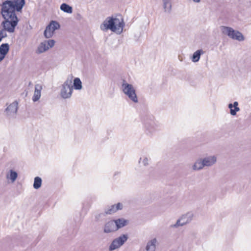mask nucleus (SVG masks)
<instances>
[{
    "label": "nucleus",
    "mask_w": 251,
    "mask_h": 251,
    "mask_svg": "<svg viewBox=\"0 0 251 251\" xmlns=\"http://www.w3.org/2000/svg\"><path fill=\"white\" fill-rule=\"evenodd\" d=\"M117 231L116 225L114 220L107 222L103 226V232L105 233H110Z\"/></svg>",
    "instance_id": "11"
},
{
    "label": "nucleus",
    "mask_w": 251,
    "mask_h": 251,
    "mask_svg": "<svg viewBox=\"0 0 251 251\" xmlns=\"http://www.w3.org/2000/svg\"><path fill=\"white\" fill-rule=\"evenodd\" d=\"M123 208V205L121 203H118L117 204H114L108 207L105 210L106 214H112L115 213L118 210H121Z\"/></svg>",
    "instance_id": "15"
},
{
    "label": "nucleus",
    "mask_w": 251,
    "mask_h": 251,
    "mask_svg": "<svg viewBox=\"0 0 251 251\" xmlns=\"http://www.w3.org/2000/svg\"><path fill=\"white\" fill-rule=\"evenodd\" d=\"M18 108V102L14 101L7 106L5 109V116L9 119L14 118L16 117Z\"/></svg>",
    "instance_id": "8"
},
{
    "label": "nucleus",
    "mask_w": 251,
    "mask_h": 251,
    "mask_svg": "<svg viewBox=\"0 0 251 251\" xmlns=\"http://www.w3.org/2000/svg\"><path fill=\"white\" fill-rule=\"evenodd\" d=\"M185 226L184 223L182 222L181 220L179 218L176 221V223L170 226L172 228H178L180 226Z\"/></svg>",
    "instance_id": "28"
},
{
    "label": "nucleus",
    "mask_w": 251,
    "mask_h": 251,
    "mask_svg": "<svg viewBox=\"0 0 251 251\" xmlns=\"http://www.w3.org/2000/svg\"><path fill=\"white\" fill-rule=\"evenodd\" d=\"M73 91L72 78H68L61 85L60 95L64 99H69L72 95Z\"/></svg>",
    "instance_id": "5"
},
{
    "label": "nucleus",
    "mask_w": 251,
    "mask_h": 251,
    "mask_svg": "<svg viewBox=\"0 0 251 251\" xmlns=\"http://www.w3.org/2000/svg\"><path fill=\"white\" fill-rule=\"evenodd\" d=\"M182 222L184 223L185 225L189 224L191 222L193 218V214L192 212H188L186 214L182 215L180 217Z\"/></svg>",
    "instance_id": "20"
},
{
    "label": "nucleus",
    "mask_w": 251,
    "mask_h": 251,
    "mask_svg": "<svg viewBox=\"0 0 251 251\" xmlns=\"http://www.w3.org/2000/svg\"><path fill=\"white\" fill-rule=\"evenodd\" d=\"M42 89V87L40 84H36L35 86V91L34 95L32 98L33 101H37L41 97V92Z\"/></svg>",
    "instance_id": "18"
},
{
    "label": "nucleus",
    "mask_w": 251,
    "mask_h": 251,
    "mask_svg": "<svg viewBox=\"0 0 251 251\" xmlns=\"http://www.w3.org/2000/svg\"><path fill=\"white\" fill-rule=\"evenodd\" d=\"M60 27L59 23L54 21H51L50 24L46 27L44 31V36L47 38H50L52 36L54 31Z\"/></svg>",
    "instance_id": "9"
},
{
    "label": "nucleus",
    "mask_w": 251,
    "mask_h": 251,
    "mask_svg": "<svg viewBox=\"0 0 251 251\" xmlns=\"http://www.w3.org/2000/svg\"><path fill=\"white\" fill-rule=\"evenodd\" d=\"M3 59V56H0V62Z\"/></svg>",
    "instance_id": "32"
},
{
    "label": "nucleus",
    "mask_w": 251,
    "mask_h": 251,
    "mask_svg": "<svg viewBox=\"0 0 251 251\" xmlns=\"http://www.w3.org/2000/svg\"><path fill=\"white\" fill-rule=\"evenodd\" d=\"M124 26L125 23L122 18L108 17L101 24L100 28L102 31H107L109 29L120 34L123 32Z\"/></svg>",
    "instance_id": "2"
},
{
    "label": "nucleus",
    "mask_w": 251,
    "mask_h": 251,
    "mask_svg": "<svg viewBox=\"0 0 251 251\" xmlns=\"http://www.w3.org/2000/svg\"><path fill=\"white\" fill-rule=\"evenodd\" d=\"M163 4L165 12L169 13L172 8L171 0H163Z\"/></svg>",
    "instance_id": "25"
},
{
    "label": "nucleus",
    "mask_w": 251,
    "mask_h": 251,
    "mask_svg": "<svg viewBox=\"0 0 251 251\" xmlns=\"http://www.w3.org/2000/svg\"><path fill=\"white\" fill-rule=\"evenodd\" d=\"M128 236L126 234H122L114 239L109 247V251H113L120 248L127 240Z\"/></svg>",
    "instance_id": "6"
},
{
    "label": "nucleus",
    "mask_w": 251,
    "mask_h": 251,
    "mask_svg": "<svg viewBox=\"0 0 251 251\" xmlns=\"http://www.w3.org/2000/svg\"><path fill=\"white\" fill-rule=\"evenodd\" d=\"M42 179L39 176H36L34 178L33 187L35 189H38L41 186L42 184Z\"/></svg>",
    "instance_id": "27"
},
{
    "label": "nucleus",
    "mask_w": 251,
    "mask_h": 251,
    "mask_svg": "<svg viewBox=\"0 0 251 251\" xmlns=\"http://www.w3.org/2000/svg\"><path fill=\"white\" fill-rule=\"evenodd\" d=\"M121 88L124 94L126 95L130 100L134 103L138 102V98L136 93L135 89L132 84H129L125 80H124Z\"/></svg>",
    "instance_id": "3"
},
{
    "label": "nucleus",
    "mask_w": 251,
    "mask_h": 251,
    "mask_svg": "<svg viewBox=\"0 0 251 251\" xmlns=\"http://www.w3.org/2000/svg\"><path fill=\"white\" fill-rule=\"evenodd\" d=\"M150 159L146 156L141 157L139 161V163L144 166H147L149 164Z\"/></svg>",
    "instance_id": "29"
},
{
    "label": "nucleus",
    "mask_w": 251,
    "mask_h": 251,
    "mask_svg": "<svg viewBox=\"0 0 251 251\" xmlns=\"http://www.w3.org/2000/svg\"><path fill=\"white\" fill-rule=\"evenodd\" d=\"M147 134L152 135L157 130L158 126L154 122L147 123L145 125Z\"/></svg>",
    "instance_id": "13"
},
{
    "label": "nucleus",
    "mask_w": 251,
    "mask_h": 251,
    "mask_svg": "<svg viewBox=\"0 0 251 251\" xmlns=\"http://www.w3.org/2000/svg\"><path fill=\"white\" fill-rule=\"evenodd\" d=\"M192 1L195 3H200L201 1V0H192Z\"/></svg>",
    "instance_id": "31"
},
{
    "label": "nucleus",
    "mask_w": 251,
    "mask_h": 251,
    "mask_svg": "<svg viewBox=\"0 0 251 251\" xmlns=\"http://www.w3.org/2000/svg\"><path fill=\"white\" fill-rule=\"evenodd\" d=\"M18 177V174L15 171L11 169L6 175V178L9 183H13Z\"/></svg>",
    "instance_id": "16"
},
{
    "label": "nucleus",
    "mask_w": 251,
    "mask_h": 251,
    "mask_svg": "<svg viewBox=\"0 0 251 251\" xmlns=\"http://www.w3.org/2000/svg\"><path fill=\"white\" fill-rule=\"evenodd\" d=\"M114 221L116 225L117 230H118L119 229L121 228H122L126 226L129 223L128 220L125 219L124 218H119L117 220H114Z\"/></svg>",
    "instance_id": "17"
},
{
    "label": "nucleus",
    "mask_w": 251,
    "mask_h": 251,
    "mask_svg": "<svg viewBox=\"0 0 251 251\" xmlns=\"http://www.w3.org/2000/svg\"><path fill=\"white\" fill-rule=\"evenodd\" d=\"M204 168L202 158L197 159L192 166V169L194 171H198L203 169Z\"/></svg>",
    "instance_id": "19"
},
{
    "label": "nucleus",
    "mask_w": 251,
    "mask_h": 251,
    "mask_svg": "<svg viewBox=\"0 0 251 251\" xmlns=\"http://www.w3.org/2000/svg\"><path fill=\"white\" fill-rule=\"evenodd\" d=\"M2 38H3L2 37V36L0 35V42L1 41Z\"/></svg>",
    "instance_id": "33"
},
{
    "label": "nucleus",
    "mask_w": 251,
    "mask_h": 251,
    "mask_svg": "<svg viewBox=\"0 0 251 251\" xmlns=\"http://www.w3.org/2000/svg\"><path fill=\"white\" fill-rule=\"evenodd\" d=\"M60 8L63 12L69 14H71L73 12L72 7L65 3H62L60 6Z\"/></svg>",
    "instance_id": "24"
},
{
    "label": "nucleus",
    "mask_w": 251,
    "mask_h": 251,
    "mask_svg": "<svg viewBox=\"0 0 251 251\" xmlns=\"http://www.w3.org/2000/svg\"><path fill=\"white\" fill-rule=\"evenodd\" d=\"M220 29L223 34L228 36L229 38L238 41H243L245 40L243 35L239 31L235 30L231 27L221 26Z\"/></svg>",
    "instance_id": "4"
},
{
    "label": "nucleus",
    "mask_w": 251,
    "mask_h": 251,
    "mask_svg": "<svg viewBox=\"0 0 251 251\" xmlns=\"http://www.w3.org/2000/svg\"><path fill=\"white\" fill-rule=\"evenodd\" d=\"M204 167H211L217 161V157L215 155H210L202 158Z\"/></svg>",
    "instance_id": "12"
},
{
    "label": "nucleus",
    "mask_w": 251,
    "mask_h": 251,
    "mask_svg": "<svg viewBox=\"0 0 251 251\" xmlns=\"http://www.w3.org/2000/svg\"><path fill=\"white\" fill-rule=\"evenodd\" d=\"M25 0H14L13 1L10 0H7L2 3V8H4L5 5V4H6L7 8L10 10L9 7L7 5L10 6V7L13 8L14 13H15V10H16L17 11H20L25 5Z\"/></svg>",
    "instance_id": "7"
},
{
    "label": "nucleus",
    "mask_w": 251,
    "mask_h": 251,
    "mask_svg": "<svg viewBox=\"0 0 251 251\" xmlns=\"http://www.w3.org/2000/svg\"><path fill=\"white\" fill-rule=\"evenodd\" d=\"M55 44L53 40H46L40 43L37 49V52L39 53H43L50 49L52 48Z\"/></svg>",
    "instance_id": "10"
},
{
    "label": "nucleus",
    "mask_w": 251,
    "mask_h": 251,
    "mask_svg": "<svg viewBox=\"0 0 251 251\" xmlns=\"http://www.w3.org/2000/svg\"><path fill=\"white\" fill-rule=\"evenodd\" d=\"M73 86L75 90H80L82 89V82L79 78L76 77L74 79Z\"/></svg>",
    "instance_id": "26"
},
{
    "label": "nucleus",
    "mask_w": 251,
    "mask_h": 251,
    "mask_svg": "<svg viewBox=\"0 0 251 251\" xmlns=\"http://www.w3.org/2000/svg\"><path fill=\"white\" fill-rule=\"evenodd\" d=\"M4 8H1V14L5 19L2 23L4 29L9 32L12 33L14 31L15 26L17 25L18 20L15 13H14V9L10 7V10L7 8L6 4Z\"/></svg>",
    "instance_id": "1"
},
{
    "label": "nucleus",
    "mask_w": 251,
    "mask_h": 251,
    "mask_svg": "<svg viewBox=\"0 0 251 251\" xmlns=\"http://www.w3.org/2000/svg\"><path fill=\"white\" fill-rule=\"evenodd\" d=\"M157 244V240L155 238L148 241L143 251H155Z\"/></svg>",
    "instance_id": "14"
},
{
    "label": "nucleus",
    "mask_w": 251,
    "mask_h": 251,
    "mask_svg": "<svg viewBox=\"0 0 251 251\" xmlns=\"http://www.w3.org/2000/svg\"><path fill=\"white\" fill-rule=\"evenodd\" d=\"M9 49L8 44H2L0 47V56H3L4 58L5 55L7 53Z\"/></svg>",
    "instance_id": "23"
},
{
    "label": "nucleus",
    "mask_w": 251,
    "mask_h": 251,
    "mask_svg": "<svg viewBox=\"0 0 251 251\" xmlns=\"http://www.w3.org/2000/svg\"><path fill=\"white\" fill-rule=\"evenodd\" d=\"M204 53V51L201 50H198L195 52H194L192 57V61L193 62H197L199 61L200 59L201 55L203 54Z\"/></svg>",
    "instance_id": "22"
},
{
    "label": "nucleus",
    "mask_w": 251,
    "mask_h": 251,
    "mask_svg": "<svg viewBox=\"0 0 251 251\" xmlns=\"http://www.w3.org/2000/svg\"><path fill=\"white\" fill-rule=\"evenodd\" d=\"M5 31L6 30L4 29L3 30H1L0 31V35L3 38H4L7 36V34H6Z\"/></svg>",
    "instance_id": "30"
},
{
    "label": "nucleus",
    "mask_w": 251,
    "mask_h": 251,
    "mask_svg": "<svg viewBox=\"0 0 251 251\" xmlns=\"http://www.w3.org/2000/svg\"><path fill=\"white\" fill-rule=\"evenodd\" d=\"M238 106V102L237 101H234L233 104H228V107L230 109V113L231 115L235 116L237 112L240 111V108Z\"/></svg>",
    "instance_id": "21"
}]
</instances>
